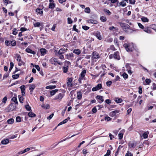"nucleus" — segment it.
Returning <instances> with one entry per match:
<instances>
[{"label":"nucleus","instance_id":"56","mask_svg":"<svg viewBox=\"0 0 156 156\" xmlns=\"http://www.w3.org/2000/svg\"><path fill=\"white\" fill-rule=\"evenodd\" d=\"M111 119H112L108 116L105 117V120H107V121H111Z\"/></svg>","mask_w":156,"mask_h":156},{"label":"nucleus","instance_id":"28","mask_svg":"<svg viewBox=\"0 0 156 156\" xmlns=\"http://www.w3.org/2000/svg\"><path fill=\"white\" fill-rule=\"evenodd\" d=\"M73 54L72 53H69V54H67L66 55L67 58L68 59H70L73 56Z\"/></svg>","mask_w":156,"mask_h":156},{"label":"nucleus","instance_id":"60","mask_svg":"<svg viewBox=\"0 0 156 156\" xmlns=\"http://www.w3.org/2000/svg\"><path fill=\"white\" fill-rule=\"evenodd\" d=\"M25 87L24 85H22L20 87V88L21 90V91H25Z\"/></svg>","mask_w":156,"mask_h":156},{"label":"nucleus","instance_id":"25","mask_svg":"<svg viewBox=\"0 0 156 156\" xmlns=\"http://www.w3.org/2000/svg\"><path fill=\"white\" fill-rule=\"evenodd\" d=\"M35 87V86L34 84H32L30 85V86L29 89L30 90V91L31 92H32L33 90L34 89Z\"/></svg>","mask_w":156,"mask_h":156},{"label":"nucleus","instance_id":"29","mask_svg":"<svg viewBox=\"0 0 156 156\" xmlns=\"http://www.w3.org/2000/svg\"><path fill=\"white\" fill-rule=\"evenodd\" d=\"M56 87V86L55 85H53V86H48L46 87V88L48 89H55Z\"/></svg>","mask_w":156,"mask_h":156},{"label":"nucleus","instance_id":"49","mask_svg":"<svg viewBox=\"0 0 156 156\" xmlns=\"http://www.w3.org/2000/svg\"><path fill=\"white\" fill-rule=\"evenodd\" d=\"M19 98V101L21 103H23V98L22 96L20 97V96H18Z\"/></svg>","mask_w":156,"mask_h":156},{"label":"nucleus","instance_id":"26","mask_svg":"<svg viewBox=\"0 0 156 156\" xmlns=\"http://www.w3.org/2000/svg\"><path fill=\"white\" fill-rule=\"evenodd\" d=\"M58 91V89H56L50 91V94L51 96L55 95V93Z\"/></svg>","mask_w":156,"mask_h":156},{"label":"nucleus","instance_id":"38","mask_svg":"<svg viewBox=\"0 0 156 156\" xmlns=\"http://www.w3.org/2000/svg\"><path fill=\"white\" fill-rule=\"evenodd\" d=\"M19 77V74L14 75L12 76V77L14 79H18Z\"/></svg>","mask_w":156,"mask_h":156},{"label":"nucleus","instance_id":"22","mask_svg":"<svg viewBox=\"0 0 156 156\" xmlns=\"http://www.w3.org/2000/svg\"><path fill=\"white\" fill-rule=\"evenodd\" d=\"M9 143V140L5 139L2 140L1 141V144H6Z\"/></svg>","mask_w":156,"mask_h":156},{"label":"nucleus","instance_id":"53","mask_svg":"<svg viewBox=\"0 0 156 156\" xmlns=\"http://www.w3.org/2000/svg\"><path fill=\"white\" fill-rule=\"evenodd\" d=\"M17 33L18 32L17 31L16 29L15 28H14L12 34L14 35H16L17 34Z\"/></svg>","mask_w":156,"mask_h":156},{"label":"nucleus","instance_id":"50","mask_svg":"<svg viewBox=\"0 0 156 156\" xmlns=\"http://www.w3.org/2000/svg\"><path fill=\"white\" fill-rule=\"evenodd\" d=\"M35 27H39L40 26V23L39 22H37L34 24Z\"/></svg>","mask_w":156,"mask_h":156},{"label":"nucleus","instance_id":"43","mask_svg":"<svg viewBox=\"0 0 156 156\" xmlns=\"http://www.w3.org/2000/svg\"><path fill=\"white\" fill-rule=\"evenodd\" d=\"M84 11L86 13H90V10L89 7H87L85 9Z\"/></svg>","mask_w":156,"mask_h":156},{"label":"nucleus","instance_id":"62","mask_svg":"<svg viewBox=\"0 0 156 156\" xmlns=\"http://www.w3.org/2000/svg\"><path fill=\"white\" fill-rule=\"evenodd\" d=\"M132 154L129 151H127V153L126 154L125 156H133Z\"/></svg>","mask_w":156,"mask_h":156},{"label":"nucleus","instance_id":"54","mask_svg":"<svg viewBox=\"0 0 156 156\" xmlns=\"http://www.w3.org/2000/svg\"><path fill=\"white\" fill-rule=\"evenodd\" d=\"M126 68L127 70L130 69H131V67L129 66V64H126Z\"/></svg>","mask_w":156,"mask_h":156},{"label":"nucleus","instance_id":"11","mask_svg":"<svg viewBox=\"0 0 156 156\" xmlns=\"http://www.w3.org/2000/svg\"><path fill=\"white\" fill-rule=\"evenodd\" d=\"M101 108V105H98L95 106L92 109V112L93 113H95L97 111V108L99 109Z\"/></svg>","mask_w":156,"mask_h":156},{"label":"nucleus","instance_id":"2","mask_svg":"<svg viewBox=\"0 0 156 156\" xmlns=\"http://www.w3.org/2000/svg\"><path fill=\"white\" fill-rule=\"evenodd\" d=\"M123 46L125 48L126 51L128 52L132 51L134 50L133 45L132 44H125L123 45Z\"/></svg>","mask_w":156,"mask_h":156},{"label":"nucleus","instance_id":"48","mask_svg":"<svg viewBox=\"0 0 156 156\" xmlns=\"http://www.w3.org/2000/svg\"><path fill=\"white\" fill-rule=\"evenodd\" d=\"M82 28L84 30H87L89 29L90 27L87 26H83L82 27Z\"/></svg>","mask_w":156,"mask_h":156},{"label":"nucleus","instance_id":"19","mask_svg":"<svg viewBox=\"0 0 156 156\" xmlns=\"http://www.w3.org/2000/svg\"><path fill=\"white\" fill-rule=\"evenodd\" d=\"M143 30L145 32L148 34H150L151 32V28L149 27L144 28Z\"/></svg>","mask_w":156,"mask_h":156},{"label":"nucleus","instance_id":"58","mask_svg":"<svg viewBox=\"0 0 156 156\" xmlns=\"http://www.w3.org/2000/svg\"><path fill=\"white\" fill-rule=\"evenodd\" d=\"M123 136V134L122 133H119L118 134L119 139V140H121Z\"/></svg>","mask_w":156,"mask_h":156},{"label":"nucleus","instance_id":"47","mask_svg":"<svg viewBox=\"0 0 156 156\" xmlns=\"http://www.w3.org/2000/svg\"><path fill=\"white\" fill-rule=\"evenodd\" d=\"M16 122H19L21 121V118L20 116H17L16 118Z\"/></svg>","mask_w":156,"mask_h":156},{"label":"nucleus","instance_id":"9","mask_svg":"<svg viewBox=\"0 0 156 156\" xmlns=\"http://www.w3.org/2000/svg\"><path fill=\"white\" fill-rule=\"evenodd\" d=\"M64 94L60 93L56 95L54 99V100H61L63 97Z\"/></svg>","mask_w":156,"mask_h":156},{"label":"nucleus","instance_id":"46","mask_svg":"<svg viewBox=\"0 0 156 156\" xmlns=\"http://www.w3.org/2000/svg\"><path fill=\"white\" fill-rule=\"evenodd\" d=\"M14 66V64L12 62H10V67L9 69V71H10L12 69Z\"/></svg>","mask_w":156,"mask_h":156},{"label":"nucleus","instance_id":"3","mask_svg":"<svg viewBox=\"0 0 156 156\" xmlns=\"http://www.w3.org/2000/svg\"><path fill=\"white\" fill-rule=\"evenodd\" d=\"M71 65V63L69 61H65L64 62V66L62 68L63 72L64 73H66L68 70L69 66Z\"/></svg>","mask_w":156,"mask_h":156},{"label":"nucleus","instance_id":"10","mask_svg":"<svg viewBox=\"0 0 156 156\" xmlns=\"http://www.w3.org/2000/svg\"><path fill=\"white\" fill-rule=\"evenodd\" d=\"M87 22L89 23L94 24H97L98 23V21L96 20L93 19H90L87 20Z\"/></svg>","mask_w":156,"mask_h":156},{"label":"nucleus","instance_id":"64","mask_svg":"<svg viewBox=\"0 0 156 156\" xmlns=\"http://www.w3.org/2000/svg\"><path fill=\"white\" fill-rule=\"evenodd\" d=\"M138 25L140 28L144 29V26L140 23H138Z\"/></svg>","mask_w":156,"mask_h":156},{"label":"nucleus","instance_id":"32","mask_svg":"<svg viewBox=\"0 0 156 156\" xmlns=\"http://www.w3.org/2000/svg\"><path fill=\"white\" fill-rule=\"evenodd\" d=\"M149 132L147 131L146 132H145L143 134V136L144 138H147L148 136V134Z\"/></svg>","mask_w":156,"mask_h":156},{"label":"nucleus","instance_id":"36","mask_svg":"<svg viewBox=\"0 0 156 156\" xmlns=\"http://www.w3.org/2000/svg\"><path fill=\"white\" fill-rule=\"evenodd\" d=\"M115 101L116 102L119 103H121L122 101V100L119 98H116L115 99Z\"/></svg>","mask_w":156,"mask_h":156},{"label":"nucleus","instance_id":"15","mask_svg":"<svg viewBox=\"0 0 156 156\" xmlns=\"http://www.w3.org/2000/svg\"><path fill=\"white\" fill-rule=\"evenodd\" d=\"M25 51L26 52L28 53L32 54L33 55H35L36 53L34 51H33L30 48H28L26 49Z\"/></svg>","mask_w":156,"mask_h":156},{"label":"nucleus","instance_id":"51","mask_svg":"<svg viewBox=\"0 0 156 156\" xmlns=\"http://www.w3.org/2000/svg\"><path fill=\"white\" fill-rule=\"evenodd\" d=\"M104 11L105 12L107 13L108 15H110L112 13L108 9H105Z\"/></svg>","mask_w":156,"mask_h":156},{"label":"nucleus","instance_id":"13","mask_svg":"<svg viewBox=\"0 0 156 156\" xmlns=\"http://www.w3.org/2000/svg\"><path fill=\"white\" fill-rule=\"evenodd\" d=\"M113 57L114 58L118 60L120 59V57L119 55L118 51H116L114 52L113 54Z\"/></svg>","mask_w":156,"mask_h":156},{"label":"nucleus","instance_id":"39","mask_svg":"<svg viewBox=\"0 0 156 156\" xmlns=\"http://www.w3.org/2000/svg\"><path fill=\"white\" fill-rule=\"evenodd\" d=\"M100 19L101 21L103 22H105L106 21V18L104 16H101L100 18Z\"/></svg>","mask_w":156,"mask_h":156},{"label":"nucleus","instance_id":"30","mask_svg":"<svg viewBox=\"0 0 156 156\" xmlns=\"http://www.w3.org/2000/svg\"><path fill=\"white\" fill-rule=\"evenodd\" d=\"M73 53L77 55H79L81 52V51L79 49H75L73 51Z\"/></svg>","mask_w":156,"mask_h":156},{"label":"nucleus","instance_id":"52","mask_svg":"<svg viewBox=\"0 0 156 156\" xmlns=\"http://www.w3.org/2000/svg\"><path fill=\"white\" fill-rule=\"evenodd\" d=\"M59 58L62 60H63L64 58V56L62 55H56Z\"/></svg>","mask_w":156,"mask_h":156},{"label":"nucleus","instance_id":"8","mask_svg":"<svg viewBox=\"0 0 156 156\" xmlns=\"http://www.w3.org/2000/svg\"><path fill=\"white\" fill-rule=\"evenodd\" d=\"M94 34L99 40H101L102 37L100 33L98 31L95 32L94 33Z\"/></svg>","mask_w":156,"mask_h":156},{"label":"nucleus","instance_id":"21","mask_svg":"<svg viewBox=\"0 0 156 156\" xmlns=\"http://www.w3.org/2000/svg\"><path fill=\"white\" fill-rule=\"evenodd\" d=\"M67 138H66L65 139H64L59 142H58V143H57L56 144L54 145H52L51 146V147L52 148H54L59 143L63 142V141H65L67 139Z\"/></svg>","mask_w":156,"mask_h":156},{"label":"nucleus","instance_id":"37","mask_svg":"<svg viewBox=\"0 0 156 156\" xmlns=\"http://www.w3.org/2000/svg\"><path fill=\"white\" fill-rule=\"evenodd\" d=\"M16 60L18 61V62L21 61V57L20 55L19 54H16Z\"/></svg>","mask_w":156,"mask_h":156},{"label":"nucleus","instance_id":"18","mask_svg":"<svg viewBox=\"0 0 156 156\" xmlns=\"http://www.w3.org/2000/svg\"><path fill=\"white\" fill-rule=\"evenodd\" d=\"M92 58L95 59H97L99 58V54L96 52H94L92 53Z\"/></svg>","mask_w":156,"mask_h":156},{"label":"nucleus","instance_id":"4","mask_svg":"<svg viewBox=\"0 0 156 156\" xmlns=\"http://www.w3.org/2000/svg\"><path fill=\"white\" fill-rule=\"evenodd\" d=\"M49 62L51 64L55 65H56L57 64L59 65H61L62 64V62H59L56 58H51L50 59Z\"/></svg>","mask_w":156,"mask_h":156},{"label":"nucleus","instance_id":"42","mask_svg":"<svg viewBox=\"0 0 156 156\" xmlns=\"http://www.w3.org/2000/svg\"><path fill=\"white\" fill-rule=\"evenodd\" d=\"M25 108L26 110L28 111L31 110V107L29 105H25Z\"/></svg>","mask_w":156,"mask_h":156},{"label":"nucleus","instance_id":"55","mask_svg":"<svg viewBox=\"0 0 156 156\" xmlns=\"http://www.w3.org/2000/svg\"><path fill=\"white\" fill-rule=\"evenodd\" d=\"M123 77L124 78H127L128 77V75L125 73H124L122 75Z\"/></svg>","mask_w":156,"mask_h":156},{"label":"nucleus","instance_id":"57","mask_svg":"<svg viewBox=\"0 0 156 156\" xmlns=\"http://www.w3.org/2000/svg\"><path fill=\"white\" fill-rule=\"evenodd\" d=\"M110 49L113 51H115L116 50V49H115L114 46L113 45H112L110 46Z\"/></svg>","mask_w":156,"mask_h":156},{"label":"nucleus","instance_id":"34","mask_svg":"<svg viewBox=\"0 0 156 156\" xmlns=\"http://www.w3.org/2000/svg\"><path fill=\"white\" fill-rule=\"evenodd\" d=\"M109 29L110 30H113L114 31H117L118 30V29L117 27H115L113 26H112L109 27Z\"/></svg>","mask_w":156,"mask_h":156},{"label":"nucleus","instance_id":"20","mask_svg":"<svg viewBox=\"0 0 156 156\" xmlns=\"http://www.w3.org/2000/svg\"><path fill=\"white\" fill-rule=\"evenodd\" d=\"M36 12H37L38 14H40L41 16H42L43 15V11L42 9L37 8L36 9Z\"/></svg>","mask_w":156,"mask_h":156},{"label":"nucleus","instance_id":"12","mask_svg":"<svg viewBox=\"0 0 156 156\" xmlns=\"http://www.w3.org/2000/svg\"><path fill=\"white\" fill-rule=\"evenodd\" d=\"M41 55L44 56L46 54L48 51L45 48H41L40 50Z\"/></svg>","mask_w":156,"mask_h":156},{"label":"nucleus","instance_id":"27","mask_svg":"<svg viewBox=\"0 0 156 156\" xmlns=\"http://www.w3.org/2000/svg\"><path fill=\"white\" fill-rule=\"evenodd\" d=\"M28 115L30 117H34L36 116V115L34 113L32 112H29L28 113Z\"/></svg>","mask_w":156,"mask_h":156},{"label":"nucleus","instance_id":"24","mask_svg":"<svg viewBox=\"0 0 156 156\" xmlns=\"http://www.w3.org/2000/svg\"><path fill=\"white\" fill-rule=\"evenodd\" d=\"M55 4L54 2L49 3V8L51 9H53L55 6Z\"/></svg>","mask_w":156,"mask_h":156},{"label":"nucleus","instance_id":"59","mask_svg":"<svg viewBox=\"0 0 156 156\" xmlns=\"http://www.w3.org/2000/svg\"><path fill=\"white\" fill-rule=\"evenodd\" d=\"M18 64L19 66H21L22 65H24L25 63L21 60L20 61L18 62Z\"/></svg>","mask_w":156,"mask_h":156},{"label":"nucleus","instance_id":"41","mask_svg":"<svg viewBox=\"0 0 156 156\" xmlns=\"http://www.w3.org/2000/svg\"><path fill=\"white\" fill-rule=\"evenodd\" d=\"M119 5H121L122 7H125L126 5V3L124 1H122V2H120L119 3Z\"/></svg>","mask_w":156,"mask_h":156},{"label":"nucleus","instance_id":"63","mask_svg":"<svg viewBox=\"0 0 156 156\" xmlns=\"http://www.w3.org/2000/svg\"><path fill=\"white\" fill-rule=\"evenodd\" d=\"M54 115V114L52 113L47 118V119L49 120H50L53 117Z\"/></svg>","mask_w":156,"mask_h":156},{"label":"nucleus","instance_id":"16","mask_svg":"<svg viewBox=\"0 0 156 156\" xmlns=\"http://www.w3.org/2000/svg\"><path fill=\"white\" fill-rule=\"evenodd\" d=\"M86 73V70L85 69H84L81 72L80 74V77L83 79Z\"/></svg>","mask_w":156,"mask_h":156},{"label":"nucleus","instance_id":"23","mask_svg":"<svg viewBox=\"0 0 156 156\" xmlns=\"http://www.w3.org/2000/svg\"><path fill=\"white\" fill-rule=\"evenodd\" d=\"M77 98L78 100H80L82 98V93L80 91H78L77 93Z\"/></svg>","mask_w":156,"mask_h":156},{"label":"nucleus","instance_id":"35","mask_svg":"<svg viewBox=\"0 0 156 156\" xmlns=\"http://www.w3.org/2000/svg\"><path fill=\"white\" fill-rule=\"evenodd\" d=\"M12 101L14 102L15 104H18L17 99L16 97H12Z\"/></svg>","mask_w":156,"mask_h":156},{"label":"nucleus","instance_id":"45","mask_svg":"<svg viewBox=\"0 0 156 156\" xmlns=\"http://www.w3.org/2000/svg\"><path fill=\"white\" fill-rule=\"evenodd\" d=\"M10 43L12 46H15L16 45V42L15 40H12Z\"/></svg>","mask_w":156,"mask_h":156},{"label":"nucleus","instance_id":"33","mask_svg":"<svg viewBox=\"0 0 156 156\" xmlns=\"http://www.w3.org/2000/svg\"><path fill=\"white\" fill-rule=\"evenodd\" d=\"M14 122V120L12 118L9 119L7 120V122L8 124H12Z\"/></svg>","mask_w":156,"mask_h":156},{"label":"nucleus","instance_id":"44","mask_svg":"<svg viewBox=\"0 0 156 156\" xmlns=\"http://www.w3.org/2000/svg\"><path fill=\"white\" fill-rule=\"evenodd\" d=\"M68 23L69 24H71L72 23L73 21L72 20L71 18L68 17L67 18Z\"/></svg>","mask_w":156,"mask_h":156},{"label":"nucleus","instance_id":"14","mask_svg":"<svg viewBox=\"0 0 156 156\" xmlns=\"http://www.w3.org/2000/svg\"><path fill=\"white\" fill-rule=\"evenodd\" d=\"M66 50H67V49H65L63 48H61L59 50L58 53L56 55H62L65 53Z\"/></svg>","mask_w":156,"mask_h":156},{"label":"nucleus","instance_id":"6","mask_svg":"<svg viewBox=\"0 0 156 156\" xmlns=\"http://www.w3.org/2000/svg\"><path fill=\"white\" fill-rule=\"evenodd\" d=\"M136 143L134 141H130L128 144L129 147L134 148L136 145Z\"/></svg>","mask_w":156,"mask_h":156},{"label":"nucleus","instance_id":"40","mask_svg":"<svg viewBox=\"0 0 156 156\" xmlns=\"http://www.w3.org/2000/svg\"><path fill=\"white\" fill-rule=\"evenodd\" d=\"M142 21L143 22H147L149 21L148 19L145 17H143L141 18Z\"/></svg>","mask_w":156,"mask_h":156},{"label":"nucleus","instance_id":"61","mask_svg":"<svg viewBox=\"0 0 156 156\" xmlns=\"http://www.w3.org/2000/svg\"><path fill=\"white\" fill-rule=\"evenodd\" d=\"M112 83V82L111 81H108L106 82V85L107 86L110 87Z\"/></svg>","mask_w":156,"mask_h":156},{"label":"nucleus","instance_id":"7","mask_svg":"<svg viewBox=\"0 0 156 156\" xmlns=\"http://www.w3.org/2000/svg\"><path fill=\"white\" fill-rule=\"evenodd\" d=\"M102 87V84L101 83H99L97 86L93 87L92 89V90L93 91H96L101 89Z\"/></svg>","mask_w":156,"mask_h":156},{"label":"nucleus","instance_id":"1","mask_svg":"<svg viewBox=\"0 0 156 156\" xmlns=\"http://www.w3.org/2000/svg\"><path fill=\"white\" fill-rule=\"evenodd\" d=\"M120 25L122 29L127 33H130L132 32V30L130 28V26L127 24L124 23H121Z\"/></svg>","mask_w":156,"mask_h":156},{"label":"nucleus","instance_id":"17","mask_svg":"<svg viewBox=\"0 0 156 156\" xmlns=\"http://www.w3.org/2000/svg\"><path fill=\"white\" fill-rule=\"evenodd\" d=\"M96 98L99 100L100 101H99L98 102L100 103L104 101L103 97L102 96L100 95H97L96 97Z\"/></svg>","mask_w":156,"mask_h":156},{"label":"nucleus","instance_id":"31","mask_svg":"<svg viewBox=\"0 0 156 156\" xmlns=\"http://www.w3.org/2000/svg\"><path fill=\"white\" fill-rule=\"evenodd\" d=\"M41 106L44 109H48L50 108V105L48 104H47L46 105L43 104L41 105Z\"/></svg>","mask_w":156,"mask_h":156},{"label":"nucleus","instance_id":"5","mask_svg":"<svg viewBox=\"0 0 156 156\" xmlns=\"http://www.w3.org/2000/svg\"><path fill=\"white\" fill-rule=\"evenodd\" d=\"M73 78L72 77H68L67 79V85L68 87H72L73 85L72 83Z\"/></svg>","mask_w":156,"mask_h":156}]
</instances>
